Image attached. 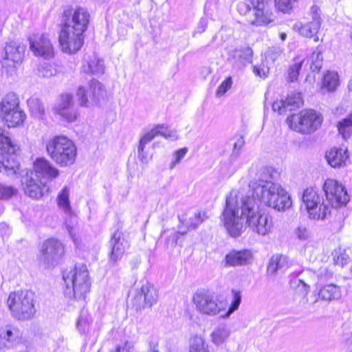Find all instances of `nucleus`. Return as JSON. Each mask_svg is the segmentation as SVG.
<instances>
[{
  "label": "nucleus",
  "mask_w": 352,
  "mask_h": 352,
  "mask_svg": "<svg viewBox=\"0 0 352 352\" xmlns=\"http://www.w3.org/2000/svg\"><path fill=\"white\" fill-rule=\"evenodd\" d=\"M221 221L228 234L233 238L240 236L246 226L261 236L272 233L274 227L273 217L263 212L256 200L235 189L226 196Z\"/></svg>",
  "instance_id": "obj_1"
},
{
  "label": "nucleus",
  "mask_w": 352,
  "mask_h": 352,
  "mask_svg": "<svg viewBox=\"0 0 352 352\" xmlns=\"http://www.w3.org/2000/svg\"><path fill=\"white\" fill-rule=\"evenodd\" d=\"M249 186L252 190L250 197L258 199L267 207L280 212L289 209L292 205L290 195L278 183L259 178L251 181Z\"/></svg>",
  "instance_id": "obj_2"
},
{
  "label": "nucleus",
  "mask_w": 352,
  "mask_h": 352,
  "mask_svg": "<svg viewBox=\"0 0 352 352\" xmlns=\"http://www.w3.org/2000/svg\"><path fill=\"white\" fill-rule=\"evenodd\" d=\"M65 282V297L71 303L85 302L87 294L90 291L91 281L89 272L85 264H77L70 270L63 272Z\"/></svg>",
  "instance_id": "obj_3"
},
{
  "label": "nucleus",
  "mask_w": 352,
  "mask_h": 352,
  "mask_svg": "<svg viewBox=\"0 0 352 352\" xmlns=\"http://www.w3.org/2000/svg\"><path fill=\"white\" fill-rule=\"evenodd\" d=\"M46 151L50 158L60 167L74 164L77 156L74 142L65 135H56L46 144Z\"/></svg>",
  "instance_id": "obj_4"
},
{
  "label": "nucleus",
  "mask_w": 352,
  "mask_h": 352,
  "mask_svg": "<svg viewBox=\"0 0 352 352\" xmlns=\"http://www.w3.org/2000/svg\"><path fill=\"white\" fill-rule=\"evenodd\" d=\"M6 303L12 317L16 320H31L36 313L34 296L28 290L10 292Z\"/></svg>",
  "instance_id": "obj_5"
},
{
  "label": "nucleus",
  "mask_w": 352,
  "mask_h": 352,
  "mask_svg": "<svg viewBox=\"0 0 352 352\" xmlns=\"http://www.w3.org/2000/svg\"><path fill=\"white\" fill-rule=\"evenodd\" d=\"M19 104V98L14 92L8 93L0 102V118L9 128L20 126L26 120Z\"/></svg>",
  "instance_id": "obj_6"
},
{
  "label": "nucleus",
  "mask_w": 352,
  "mask_h": 352,
  "mask_svg": "<svg viewBox=\"0 0 352 352\" xmlns=\"http://www.w3.org/2000/svg\"><path fill=\"white\" fill-rule=\"evenodd\" d=\"M192 301L200 314L207 316H219L223 318L225 302L213 293L205 289L198 290L193 294Z\"/></svg>",
  "instance_id": "obj_7"
},
{
  "label": "nucleus",
  "mask_w": 352,
  "mask_h": 352,
  "mask_svg": "<svg viewBox=\"0 0 352 352\" xmlns=\"http://www.w3.org/2000/svg\"><path fill=\"white\" fill-rule=\"evenodd\" d=\"M289 128L302 133L314 131L320 126L322 118L320 113L312 109L304 110L292 114L287 118Z\"/></svg>",
  "instance_id": "obj_8"
},
{
  "label": "nucleus",
  "mask_w": 352,
  "mask_h": 352,
  "mask_svg": "<svg viewBox=\"0 0 352 352\" xmlns=\"http://www.w3.org/2000/svg\"><path fill=\"white\" fill-rule=\"evenodd\" d=\"M90 14L85 8L77 6L67 8L62 15V25L71 30L85 33L90 21Z\"/></svg>",
  "instance_id": "obj_9"
},
{
  "label": "nucleus",
  "mask_w": 352,
  "mask_h": 352,
  "mask_svg": "<svg viewBox=\"0 0 352 352\" xmlns=\"http://www.w3.org/2000/svg\"><path fill=\"white\" fill-rule=\"evenodd\" d=\"M26 47L18 42L12 41L6 44L4 55L1 60L3 71L8 75H12L16 72V65L22 62Z\"/></svg>",
  "instance_id": "obj_10"
},
{
  "label": "nucleus",
  "mask_w": 352,
  "mask_h": 352,
  "mask_svg": "<svg viewBox=\"0 0 352 352\" xmlns=\"http://www.w3.org/2000/svg\"><path fill=\"white\" fill-rule=\"evenodd\" d=\"M327 202L331 208H340L345 206L349 201V196L342 183L333 179H327L324 183Z\"/></svg>",
  "instance_id": "obj_11"
},
{
  "label": "nucleus",
  "mask_w": 352,
  "mask_h": 352,
  "mask_svg": "<svg viewBox=\"0 0 352 352\" xmlns=\"http://www.w3.org/2000/svg\"><path fill=\"white\" fill-rule=\"evenodd\" d=\"M84 38V33L62 25L58 41L63 52L72 54L78 52L83 45Z\"/></svg>",
  "instance_id": "obj_12"
},
{
  "label": "nucleus",
  "mask_w": 352,
  "mask_h": 352,
  "mask_svg": "<svg viewBox=\"0 0 352 352\" xmlns=\"http://www.w3.org/2000/svg\"><path fill=\"white\" fill-rule=\"evenodd\" d=\"M105 95L103 85L96 80H91L89 87L80 86L76 91V96L80 105L89 107L98 103Z\"/></svg>",
  "instance_id": "obj_13"
},
{
  "label": "nucleus",
  "mask_w": 352,
  "mask_h": 352,
  "mask_svg": "<svg viewBox=\"0 0 352 352\" xmlns=\"http://www.w3.org/2000/svg\"><path fill=\"white\" fill-rule=\"evenodd\" d=\"M252 12L248 16V21L256 26L267 25L274 21V14L266 0H250Z\"/></svg>",
  "instance_id": "obj_14"
},
{
  "label": "nucleus",
  "mask_w": 352,
  "mask_h": 352,
  "mask_svg": "<svg viewBox=\"0 0 352 352\" xmlns=\"http://www.w3.org/2000/svg\"><path fill=\"white\" fill-rule=\"evenodd\" d=\"M41 253L40 261L48 266H52L63 257L65 248L60 241L49 239L43 243Z\"/></svg>",
  "instance_id": "obj_15"
},
{
  "label": "nucleus",
  "mask_w": 352,
  "mask_h": 352,
  "mask_svg": "<svg viewBox=\"0 0 352 352\" xmlns=\"http://www.w3.org/2000/svg\"><path fill=\"white\" fill-rule=\"evenodd\" d=\"M24 193L34 199H40L47 191V183L36 176L35 173L28 171L22 179Z\"/></svg>",
  "instance_id": "obj_16"
},
{
  "label": "nucleus",
  "mask_w": 352,
  "mask_h": 352,
  "mask_svg": "<svg viewBox=\"0 0 352 352\" xmlns=\"http://www.w3.org/2000/svg\"><path fill=\"white\" fill-rule=\"evenodd\" d=\"M309 14L312 21L302 24L298 22L294 25V29L305 37L311 38L316 35L321 26V18L320 8L317 6H312L310 8Z\"/></svg>",
  "instance_id": "obj_17"
},
{
  "label": "nucleus",
  "mask_w": 352,
  "mask_h": 352,
  "mask_svg": "<svg viewBox=\"0 0 352 352\" xmlns=\"http://www.w3.org/2000/svg\"><path fill=\"white\" fill-rule=\"evenodd\" d=\"M30 48L36 56L49 59L54 56V47L50 40L43 34H34L29 38Z\"/></svg>",
  "instance_id": "obj_18"
},
{
  "label": "nucleus",
  "mask_w": 352,
  "mask_h": 352,
  "mask_svg": "<svg viewBox=\"0 0 352 352\" xmlns=\"http://www.w3.org/2000/svg\"><path fill=\"white\" fill-rule=\"evenodd\" d=\"M31 173H35L36 176L47 184L58 177L60 171L48 160L44 157L37 158L33 164V170Z\"/></svg>",
  "instance_id": "obj_19"
},
{
  "label": "nucleus",
  "mask_w": 352,
  "mask_h": 352,
  "mask_svg": "<svg viewBox=\"0 0 352 352\" xmlns=\"http://www.w3.org/2000/svg\"><path fill=\"white\" fill-rule=\"evenodd\" d=\"M73 96L70 94H63L59 96L54 107V111L68 122H74L78 113L74 108Z\"/></svg>",
  "instance_id": "obj_20"
},
{
  "label": "nucleus",
  "mask_w": 352,
  "mask_h": 352,
  "mask_svg": "<svg viewBox=\"0 0 352 352\" xmlns=\"http://www.w3.org/2000/svg\"><path fill=\"white\" fill-rule=\"evenodd\" d=\"M16 151L14 152L5 151L3 153H0L1 155L0 159V173L7 176H12L17 173L20 166L16 159Z\"/></svg>",
  "instance_id": "obj_21"
},
{
  "label": "nucleus",
  "mask_w": 352,
  "mask_h": 352,
  "mask_svg": "<svg viewBox=\"0 0 352 352\" xmlns=\"http://www.w3.org/2000/svg\"><path fill=\"white\" fill-rule=\"evenodd\" d=\"M252 258V254L249 250H233L227 254L223 262L225 267H237L248 265Z\"/></svg>",
  "instance_id": "obj_22"
},
{
  "label": "nucleus",
  "mask_w": 352,
  "mask_h": 352,
  "mask_svg": "<svg viewBox=\"0 0 352 352\" xmlns=\"http://www.w3.org/2000/svg\"><path fill=\"white\" fill-rule=\"evenodd\" d=\"M302 201L306 206V209L311 219L319 220L320 213L317 214L316 210V204H320L322 197L318 193V192L313 188H308L305 189L302 194Z\"/></svg>",
  "instance_id": "obj_23"
},
{
  "label": "nucleus",
  "mask_w": 352,
  "mask_h": 352,
  "mask_svg": "<svg viewBox=\"0 0 352 352\" xmlns=\"http://www.w3.org/2000/svg\"><path fill=\"white\" fill-rule=\"evenodd\" d=\"M110 243L111 245V252L109 259L111 262L116 263L122 258L129 245L128 241L122 236V234L119 232H116L113 234Z\"/></svg>",
  "instance_id": "obj_24"
},
{
  "label": "nucleus",
  "mask_w": 352,
  "mask_h": 352,
  "mask_svg": "<svg viewBox=\"0 0 352 352\" xmlns=\"http://www.w3.org/2000/svg\"><path fill=\"white\" fill-rule=\"evenodd\" d=\"M0 338L4 344L14 346L22 340V333L15 325L8 324L0 328Z\"/></svg>",
  "instance_id": "obj_25"
},
{
  "label": "nucleus",
  "mask_w": 352,
  "mask_h": 352,
  "mask_svg": "<svg viewBox=\"0 0 352 352\" xmlns=\"http://www.w3.org/2000/svg\"><path fill=\"white\" fill-rule=\"evenodd\" d=\"M66 217L65 220V224L67 229V231L77 248L80 247L81 239L80 236V227L78 223V219L76 215L73 212L70 214H65Z\"/></svg>",
  "instance_id": "obj_26"
},
{
  "label": "nucleus",
  "mask_w": 352,
  "mask_h": 352,
  "mask_svg": "<svg viewBox=\"0 0 352 352\" xmlns=\"http://www.w3.org/2000/svg\"><path fill=\"white\" fill-rule=\"evenodd\" d=\"M348 157V151L343 148H333L326 153L328 163L333 168L344 166Z\"/></svg>",
  "instance_id": "obj_27"
},
{
  "label": "nucleus",
  "mask_w": 352,
  "mask_h": 352,
  "mask_svg": "<svg viewBox=\"0 0 352 352\" xmlns=\"http://www.w3.org/2000/svg\"><path fill=\"white\" fill-rule=\"evenodd\" d=\"M290 265V261L286 255L281 254H274L270 260L267 266V273L276 275L278 272L285 271Z\"/></svg>",
  "instance_id": "obj_28"
},
{
  "label": "nucleus",
  "mask_w": 352,
  "mask_h": 352,
  "mask_svg": "<svg viewBox=\"0 0 352 352\" xmlns=\"http://www.w3.org/2000/svg\"><path fill=\"white\" fill-rule=\"evenodd\" d=\"M342 294L339 287L333 284L324 286L318 292V299L326 302L339 300Z\"/></svg>",
  "instance_id": "obj_29"
},
{
  "label": "nucleus",
  "mask_w": 352,
  "mask_h": 352,
  "mask_svg": "<svg viewBox=\"0 0 352 352\" xmlns=\"http://www.w3.org/2000/svg\"><path fill=\"white\" fill-rule=\"evenodd\" d=\"M230 335V330L228 327L224 324H221L213 329L210 337L214 344L219 346L226 341Z\"/></svg>",
  "instance_id": "obj_30"
},
{
  "label": "nucleus",
  "mask_w": 352,
  "mask_h": 352,
  "mask_svg": "<svg viewBox=\"0 0 352 352\" xmlns=\"http://www.w3.org/2000/svg\"><path fill=\"white\" fill-rule=\"evenodd\" d=\"M104 62L96 55L91 56L86 65H83V70L86 73H90L94 75H100L104 72Z\"/></svg>",
  "instance_id": "obj_31"
},
{
  "label": "nucleus",
  "mask_w": 352,
  "mask_h": 352,
  "mask_svg": "<svg viewBox=\"0 0 352 352\" xmlns=\"http://www.w3.org/2000/svg\"><path fill=\"white\" fill-rule=\"evenodd\" d=\"M253 51L250 47H245L241 50H235L232 52V58L234 60L237 67L245 66L252 62Z\"/></svg>",
  "instance_id": "obj_32"
},
{
  "label": "nucleus",
  "mask_w": 352,
  "mask_h": 352,
  "mask_svg": "<svg viewBox=\"0 0 352 352\" xmlns=\"http://www.w3.org/2000/svg\"><path fill=\"white\" fill-rule=\"evenodd\" d=\"M28 107L31 116L35 118L43 119L45 108L42 102L37 98H30L28 100Z\"/></svg>",
  "instance_id": "obj_33"
},
{
  "label": "nucleus",
  "mask_w": 352,
  "mask_h": 352,
  "mask_svg": "<svg viewBox=\"0 0 352 352\" xmlns=\"http://www.w3.org/2000/svg\"><path fill=\"white\" fill-rule=\"evenodd\" d=\"M300 284L297 286L295 292V300L302 307L309 304L307 295L309 287L302 280H300Z\"/></svg>",
  "instance_id": "obj_34"
},
{
  "label": "nucleus",
  "mask_w": 352,
  "mask_h": 352,
  "mask_svg": "<svg viewBox=\"0 0 352 352\" xmlns=\"http://www.w3.org/2000/svg\"><path fill=\"white\" fill-rule=\"evenodd\" d=\"M92 320V318L87 311L82 310L76 322L78 331L82 334L88 333L90 331Z\"/></svg>",
  "instance_id": "obj_35"
},
{
  "label": "nucleus",
  "mask_w": 352,
  "mask_h": 352,
  "mask_svg": "<svg viewBox=\"0 0 352 352\" xmlns=\"http://www.w3.org/2000/svg\"><path fill=\"white\" fill-rule=\"evenodd\" d=\"M18 149L19 146L12 142L8 133L0 127V153H3L5 151L14 152Z\"/></svg>",
  "instance_id": "obj_36"
},
{
  "label": "nucleus",
  "mask_w": 352,
  "mask_h": 352,
  "mask_svg": "<svg viewBox=\"0 0 352 352\" xmlns=\"http://www.w3.org/2000/svg\"><path fill=\"white\" fill-rule=\"evenodd\" d=\"M232 300L228 309H227V304L225 302V311H223V319L228 318L232 313L239 309L241 302V294L240 291L232 289Z\"/></svg>",
  "instance_id": "obj_37"
},
{
  "label": "nucleus",
  "mask_w": 352,
  "mask_h": 352,
  "mask_svg": "<svg viewBox=\"0 0 352 352\" xmlns=\"http://www.w3.org/2000/svg\"><path fill=\"white\" fill-rule=\"evenodd\" d=\"M69 189L68 187H64L59 192L57 197L58 205L60 209H61L65 214H70L72 208L69 200Z\"/></svg>",
  "instance_id": "obj_38"
},
{
  "label": "nucleus",
  "mask_w": 352,
  "mask_h": 352,
  "mask_svg": "<svg viewBox=\"0 0 352 352\" xmlns=\"http://www.w3.org/2000/svg\"><path fill=\"white\" fill-rule=\"evenodd\" d=\"M305 58L300 56H296L294 58V63L292 64L287 71V80L289 82H294L298 79L299 71L301 69Z\"/></svg>",
  "instance_id": "obj_39"
},
{
  "label": "nucleus",
  "mask_w": 352,
  "mask_h": 352,
  "mask_svg": "<svg viewBox=\"0 0 352 352\" xmlns=\"http://www.w3.org/2000/svg\"><path fill=\"white\" fill-rule=\"evenodd\" d=\"M339 85V78L336 72H327L322 80V87L328 91H333L336 89Z\"/></svg>",
  "instance_id": "obj_40"
},
{
  "label": "nucleus",
  "mask_w": 352,
  "mask_h": 352,
  "mask_svg": "<svg viewBox=\"0 0 352 352\" xmlns=\"http://www.w3.org/2000/svg\"><path fill=\"white\" fill-rule=\"evenodd\" d=\"M142 289L143 295H144V300H146L148 307H151L157 301L158 294L157 290L149 284L143 285Z\"/></svg>",
  "instance_id": "obj_41"
},
{
  "label": "nucleus",
  "mask_w": 352,
  "mask_h": 352,
  "mask_svg": "<svg viewBox=\"0 0 352 352\" xmlns=\"http://www.w3.org/2000/svg\"><path fill=\"white\" fill-rule=\"evenodd\" d=\"M337 127L343 138H349L352 135V113L338 122Z\"/></svg>",
  "instance_id": "obj_42"
},
{
  "label": "nucleus",
  "mask_w": 352,
  "mask_h": 352,
  "mask_svg": "<svg viewBox=\"0 0 352 352\" xmlns=\"http://www.w3.org/2000/svg\"><path fill=\"white\" fill-rule=\"evenodd\" d=\"M189 352H209L208 344L201 336H195L190 339Z\"/></svg>",
  "instance_id": "obj_43"
},
{
  "label": "nucleus",
  "mask_w": 352,
  "mask_h": 352,
  "mask_svg": "<svg viewBox=\"0 0 352 352\" xmlns=\"http://www.w3.org/2000/svg\"><path fill=\"white\" fill-rule=\"evenodd\" d=\"M307 63H309L310 69L313 72H318L322 65V56L321 52L318 49L314 50L307 60Z\"/></svg>",
  "instance_id": "obj_44"
},
{
  "label": "nucleus",
  "mask_w": 352,
  "mask_h": 352,
  "mask_svg": "<svg viewBox=\"0 0 352 352\" xmlns=\"http://www.w3.org/2000/svg\"><path fill=\"white\" fill-rule=\"evenodd\" d=\"M207 217L205 212H197L194 217L190 218L186 223L182 219L179 217L180 222L187 226L188 229L195 230L200 225Z\"/></svg>",
  "instance_id": "obj_45"
},
{
  "label": "nucleus",
  "mask_w": 352,
  "mask_h": 352,
  "mask_svg": "<svg viewBox=\"0 0 352 352\" xmlns=\"http://www.w3.org/2000/svg\"><path fill=\"white\" fill-rule=\"evenodd\" d=\"M288 111H292L295 107H300L303 101L300 93L293 92L285 100Z\"/></svg>",
  "instance_id": "obj_46"
},
{
  "label": "nucleus",
  "mask_w": 352,
  "mask_h": 352,
  "mask_svg": "<svg viewBox=\"0 0 352 352\" xmlns=\"http://www.w3.org/2000/svg\"><path fill=\"white\" fill-rule=\"evenodd\" d=\"M333 259L335 265L344 267L349 263V257L345 250L340 248L333 251Z\"/></svg>",
  "instance_id": "obj_47"
},
{
  "label": "nucleus",
  "mask_w": 352,
  "mask_h": 352,
  "mask_svg": "<svg viewBox=\"0 0 352 352\" xmlns=\"http://www.w3.org/2000/svg\"><path fill=\"white\" fill-rule=\"evenodd\" d=\"M159 135L158 126L155 125L154 127L149 130H146L142 136L139 145L145 146L146 144L153 140L156 136Z\"/></svg>",
  "instance_id": "obj_48"
},
{
  "label": "nucleus",
  "mask_w": 352,
  "mask_h": 352,
  "mask_svg": "<svg viewBox=\"0 0 352 352\" xmlns=\"http://www.w3.org/2000/svg\"><path fill=\"white\" fill-rule=\"evenodd\" d=\"M57 74L56 67L50 64L41 65L38 67V75L43 78H50Z\"/></svg>",
  "instance_id": "obj_49"
},
{
  "label": "nucleus",
  "mask_w": 352,
  "mask_h": 352,
  "mask_svg": "<svg viewBox=\"0 0 352 352\" xmlns=\"http://www.w3.org/2000/svg\"><path fill=\"white\" fill-rule=\"evenodd\" d=\"M159 129V135L164 136L166 139L175 140L178 138L176 130L170 129L164 124H157Z\"/></svg>",
  "instance_id": "obj_50"
},
{
  "label": "nucleus",
  "mask_w": 352,
  "mask_h": 352,
  "mask_svg": "<svg viewBox=\"0 0 352 352\" xmlns=\"http://www.w3.org/2000/svg\"><path fill=\"white\" fill-rule=\"evenodd\" d=\"M316 207L314 206V208H316V210L317 211V214L320 213V217L319 219H324L326 218V217L330 214L331 212V208L329 207V204L328 202H325L322 199V201H320V204H318V203L316 204Z\"/></svg>",
  "instance_id": "obj_51"
},
{
  "label": "nucleus",
  "mask_w": 352,
  "mask_h": 352,
  "mask_svg": "<svg viewBox=\"0 0 352 352\" xmlns=\"http://www.w3.org/2000/svg\"><path fill=\"white\" fill-rule=\"evenodd\" d=\"M144 297V295H143L142 289L141 288L135 294L133 301V305L136 310H142L148 307Z\"/></svg>",
  "instance_id": "obj_52"
},
{
  "label": "nucleus",
  "mask_w": 352,
  "mask_h": 352,
  "mask_svg": "<svg viewBox=\"0 0 352 352\" xmlns=\"http://www.w3.org/2000/svg\"><path fill=\"white\" fill-rule=\"evenodd\" d=\"M187 152L188 148L186 147L175 151L173 155V161L170 162L169 166L170 169H173L175 166L185 157Z\"/></svg>",
  "instance_id": "obj_53"
},
{
  "label": "nucleus",
  "mask_w": 352,
  "mask_h": 352,
  "mask_svg": "<svg viewBox=\"0 0 352 352\" xmlns=\"http://www.w3.org/2000/svg\"><path fill=\"white\" fill-rule=\"evenodd\" d=\"M18 190L12 186L0 184V199H8L16 195Z\"/></svg>",
  "instance_id": "obj_54"
},
{
  "label": "nucleus",
  "mask_w": 352,
  "mask_h": 352,
  "mask_svg": "<svg viewBox=\"0 0 352 352\" xmlns=\"http://www.w3.org/2000/svg\"><path fill=\"white\" fill-rule=\"evenodd\" d=\"M232 80L230 76L227 77L218 87L216 96L218 97L223 96L232 87Z\"/></svg>",
  "instance_id": "obj_55"
},
{
  "label": "nucleus",
  "mask_w": 352,
  "mask_h": 352,
  "mask_svg": "<svg viewBox=\"0 0 352 352\" xmlns=\"http://www.w3.org/2000/svg\"><path fill=\"white\" fill-rule=\"evenodd\" d=\"M232 140L234 141L232 155L238 156L239 155L241 149L243 147L245 144L244 138L241 135H236L232 138Z\"/></svg>",
  "instance_id": "obj_56"
},
{
  "label": "nucleus",
  "mask_w": 352,
  "mask_h": 352,
  "mask_svg": "<svg viewBox=\"0 0 352 352\" xmlns=\"http://www.w3.org/2000/svg\"><path fill=\"white\" fill-rule=\"evenodd\" d=\"M237 10L240 14L247 15L248 16L252 12V6L250 0L240 1L237 5Z\"/></svg>",
  "instance_id": "obj_57"
},
{
  "label": "nucleus",
  "mask_w": 352,
  "mask_h": 352,
  "mask_svg": "<svg viewBox=\"0 0 352 352\" xmlns=\"http://www.w3.org/2000/svg\"><path fill=\"white\" fill-rule=\"evenodd\" d=\"M276 8L283 12H287L292 8V0H274Z\"/></svg>",
  "instance_id": "obj_58"
},
{
  "label": "nucleus",
  "mask_w": 352,
  "mask_h": 352,
  "mask_svg": "<svg viewBox=\"0 0 352 352\" xmlns=\"http://www.w3.org/2000/svg\"><path fill=\"white\" fill-rule=\"evenodd\" d=\"M333 273L334 271L332 266L323 265L318 270V276L325 279H329L332 277Z\"/></svg>",
  "instance_id": "obj_59"
},
{
  "label": "nucleus",
  "mask_w": 352,
  "mask_h": 352,
  "mask_svg": "<svg viewBox=\"0 0 352 352\" xmlns=\"http://www.w3.org/2000/svg\"><path fill=\"white\" fill-rule=\"evenodd\" d=\"M296 236L301 241H305L309 239L310 232L309 230L305 227L300 226L294 231Z\"/></svg>",
  "instance_id": "obj_60"
},
{
  "label": "nucleus",
  "mask_w": 352,
  "mask_h": 352,
  "mask_svg": "<svg viewBox=\"0 0 352 352\" xmlns=\"http://www.w3.org/2000/svg\"><path fill=\"white\" fill-rule=\"evenodd\" d=\"M144 147L145 146H142V148H141V145L138 146V159L143 164H147L149 162V161L151 160V156L148 155L144 151Z\"/></svg>",
  "instance_id": "obj_61"
},
{
  "label": "nucleus",
  "mask_w": 352,
  "mask_h": 352,
  "mask_svg": "<svg viewBox=\"0 0 352 352\" xmlns=\"http://www.w3.org/2000/svg\"><path fill=\"white\" fill-rule=\"evenodd\" d=\"M272 109L277 111L279 114L283 113L288 111L285 100H277L272 104Z\"/></svg>",
  "instance_id": "obj_62"
},
{
  "label": "nucleus",
  "mask_w": 352,
  "mask_h": 352,
  "mask_svg": "<svg viewBox=\"0 0 352 352\" xmlns=\"http://www.w3.org/2000/svg\"><path fill=\"white\" fill-rule=\"evenodd\" d=\"M254 73L260 77L265 78L269 72V69L264 65H256L254 67Z\"/></svg>",
  "instance_id": "obj_63"
},
{
  "label": "nucleus",
  "mask_w": 352,
  "mask_h": 352,
  "mask_svg": "<svg viewBox=\"0 0 352 352\" xmlns=\"http://www.w3.org/2000/svg\"><path fill=\"white\" fill-rule=\"evenodd\" d=\"M133 345L129 342H125L122 345L118 346L116 352H133Z\"/></svg>",
  "instance_id": "obj_64"
}]
</instances>
